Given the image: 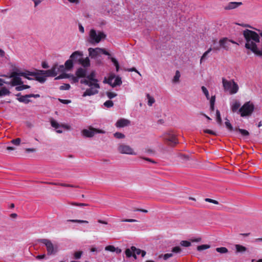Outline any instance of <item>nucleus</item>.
I'll list each match as a JSON object with an SVG mask.
<instances>
[{
  "instance_id": "36",
  "label": "nucleus",
  "mask_w": 262,
  "mask_h": 262,
  "mask_svg": "<svg viewBox=\"0 0 262 262\" xmlns=\"http://www.w3.org/2000/svg\"><path fill=\"white\" fill-rule=\"evenodd\" d=\"M67 78H69L72 83H76V82H78V80H79V78L77 76H74L73 75L70 76L69 74H68Z\"/></svg>"
},
{
  "instance_id": "26",
  "label": "nucleus",
  "mask_w": 262,
  "mask_h": 262,
  "mask_svg": "<svg viewBox=\"0 0 262 262\" xmlns=\"http://www.w3.org/2000/svg\"><path fill=\"white\" fill-rule=\"evenodd\" d=\"M35 74V75L33 76L35 77L36 79L41 83H43L46 80V77L45 76L40 75L39 74H37L36 73H34Z\"/></svg>"
},
{
  "instance_id": "59",
  "label": "nucleus",
  "mask_w": 262,
  "mask_h": 262,
  "mask_svg": "<svg viewBox=\"0 0 262 262\" xmlns=\"http://www.w3.org/2000/svg\"><path fill=\"white\" fill-rule=\"evenodd\" d=\"M127 71L128 72H136L137 73H138L140 76H141V74L140 73L136 70V69L135 68H130V69H128L127 70Z\"/></svg>"
},
{
  "instance_id": "2",
  "label": "nucleus",
  "mask_w": 262,
  "mask_h": 262,
  "mask_svg": "<svg viewBox=\"0 0 262 262\" xmlns=\"http://www.w3.org/2000/svg\"><path fill=\"white\" fill-rule=\"evenodd\" d=\"M35 75V74L34 72H30L28 71H26L25 72H13L10 76V77L12 78L11 81L12 84L14 86H15L23 84V82L22 81L21 79L20 78V76H23L29 80H31L32 79V78H31L30 76H34Z\"/></svg>"
},
{
  "instance_id": "32",
  "label": "nucleus",
  "mask_w": 262,
  "mask_h": 262,
  "mask_svg": "<svg viewBox=\"0 0 262 262\" xmlns=\"http://www.w3.org/2000/svg\"><path fill=\"white\" fill-rule=\"evenodd\" d=\"M108 58H110L112 62L114 63V66L116 67V71L118 72L119 70V64L118 61L114 57H111V56H108Z\"/></svg>"
},
{
  "instance_id": "39",
  "label": "nucleus",
  "mask_w": 262,
  "mask_h": 262,
  "mask_svg": "<svg viewBox=\"0 0 262 262\" xmlns=\"http://www.w3.org/2000/svg\"><path fill=\"white\" fill-rule=\"evenodd\" d=\"M54 66H57V74L60 72H63L66 70L64 65H60L58 66L57 64H55Z\"/></svg>"
},
{
  "instance_id": "24",
  "label": "nucleus",
  "mask_w": 262,
  "mask_h": 262,
  "mask_svg": "<svg viewBox=\"0 0 262 262\" xmlns=\"http://www.w3.org/2000/svg\"><path fill=\"white\" fill-rule=\"evenodd\" d=\"M235 248L236 249V253H244L247 250V248L244 246L236 244L235 245Z\"/></svg>"
},
{
  "instance_id": "13",
  "label": "nucleus",
  "mask_w": 262,
  "mask_h": 262,
  "mask_svg": "<svg viewBox=\"0 0 262 262\" xmlns=\"http://www.w3.org/2000/svg\"><path fill=\"white\" fill-rule=\"evenodd\" d=\"M231 43L237 44L235 41L228 39L227 38H223L219 41L221 48L227 51L231 49Z\"/></svg>"
},
{
  "instance_id": "8",
  "label": "nucleus",
  "mask_w": 262,
  "mask_h": 262,
  "mask_svg": "<svg viewBox=\"0 0 262 262\" xmlns=\"http://www.w3.org/2000/svg\"><path fill=\"white\" fill-rule=\"evenodd\" d=\"M90 88L86 90L83 93L82 96H91L98 93V90L100 89V85L98 83L94 82L91 86H89Z\"/></svg>"
},
{
  "instance_id": "23",
  "label": "nucleus",
  "mask_w": 262,
  "mask_h": 262,
  "mask_svg": "<svg viewBox=\"0 0 262 262\" xmlns=\"http://www.w3.org/2000/svg\"><path fill=\"white\" fill-rule=\"evenodd\" d=\"M86 71L85 69L82 68H79L76 72V75L78 78L84 77L86 75Z\"/></svg>"
},
{
  "instance_id": "1",
  "label": "nucleus",
  "mask_w": 262,
  "mask_h": 262,
  "mask_svg": "<svg viewBox=\"0 0 262 262\" xmlns=\"http://www.w3.org/2000/svg\"><path fill=\"white\" fill-rule=\"evenodd\" d=\"M243 35L246 41L245 47L259 56L261 50L257 46V43L260 42L259 35L253 31L246 29L243 31Z\"/></svg>"
},
{
  "instance_id": "41",
  "label": "nucleus",
  "mask_w": 262,
  "mask_h": 262,
  "mask_svg": "<svg viewBox=\"0 0 262 262\" xmlns=\"http://www.w3.org/2000/svg\"><path fill=\"white\" fill-rule=\"evenodd\" d=\"M226 122H225V125L226 126V127L227 128V129L229 130V131H232L233 130V128L231 125V124L230 123L229 121L226 118Z\"/></svg>"
},
{
  "instance_id": "3",
  "label": "nucleus",
  "mask_w": 262,
  "mask_h": 262,
  "mask_svg": "<svg viewBox=\"0 0 262 262\" xmlns=\"http://www.w3.org/2000/svg\"><path fill=\"white\" fill-rule=\"evenodd\" d=\"M106 35L102 31L92 29L89 32L87 41L91 45H97L102 39H105Z\"/></svg>"
},
{
  "instance_id": "31",
  "label": "nucleus",
  "mask_w": 262,
  "mask_h": 262,
  "mask_svg": "<svg viewBox=\"0 0 262 262\" xmlns=\"http://www.w3.org/2000/svg\"><path fill=\"white\" fill-rule=\"evenodd\" d=\"M146 97L148 99L147 104L149 106H152V105L155 103V100L154 98L151 96L149 94H146Z\"/></svg>"
},
{
  "instance_id": "7",
  "label": "nucleus",
  "mask_w": 262,
  "mask_h": 262,
  "mask_svg": "<svg viewBox=\"0 0 262 262\" xmlns=\"http://www.w3.org/2000/svg\"><path fill=\"white\" fill-rule=\"evenodd\" d=\"M125 255L127 257H133L135 259H137V255L141 254L142 257H144L146 254V252L136 248L134 246L131 247L130 248L126 249L125 251Z\"/></svg>"
},
{
  "instance_id": "15",
  "label": "nucleus",
  "mask_w": 262,
  "mask_h": 262,
  "mask_svg": "<svg viewBox=\"0 0 262 262\" xmlns=\"http://www.w3.org/2000/svg\"><path fill=\"white\" fill-rule=\"evenodd\" d=\"M163 138L164 140L170 142L173 145H176L178 143V141L175 135L171 132L165 134L163 135Z\"/></svg>"
},
{
  "instance_id": "4",
  "label": "nucleus",
  "mask_w": 262,
  "mask_h": 262,
  "mask_svg": "<svg viewBox=\"0 0 262 262\" xmlns=\"http://www.w3.org/2000/svg\"><path fill=\"white\" fill-rule=\"evenodd\" d=\"M222 80L223 89L225 92L229 93L230 95H233L238 92L239 87L234 80H228L225 78H222Z\"/></svg>"
},
{
  "instance_id": "47",
  "label": "nucleus",
  "mask_w": 262,
  "mask_h": 262,
  "mask_svg": "<svg viewBox=\"0 0 262 262\" xmlns=\"http://www.w3.org/2000/svg\"><path fill=\"white\" fill-rule=\"evenodd\" d=\"M114 137L117 139H122L125 137V136L122 133L117 132L114 134Z\"/></svg>"
},
{
  "instance_id": "12",
  "label": "nucleus",
  "mask_w": 262,
  "mask_h": 262,
  "mask_svg": "<svg viewBox=\"0 0 262 262\" xmlns=\"http://www.w3.org/2000/svg\"><path fill=\"white\" fill-rule=\"evenodd\" d=\"M17 97V99L18 101L20 102H23L25 104H28L29 102H30L31 101L30 99H29L30 98L34 97V98H38L40 97V95L39 94H28L24 96H21L20 93H19L16 95Z\"/></svg>"
},
{
  "instance_id": "60",
  "label": "nucleus",
  "mask_w": 262,
  "mask_h": 262,
  "mask_svg": "<svg viewBox=\"0 0 262 262\" xmlns=\"http://www.w3.org/2000/svg\"><path fill=\"white\" fill-rule=\"evenodd\" d=\"M122 222L133 223V222H137V221L135 219H125V220H122Z\"/></svg>"
},
{
  "instance_id": "50",
  "label": "nucleus",
  "mask_w": 262,
  "mask_h": 262,
  "mask_svg": "<svg viewBox=\"0 0 262 262\" xmlns=\"http://www.w3.org/2000/svg\"><path fill=\"white\" fill-rule=\"evenodd\" d=\"M220 48L221 47L220 46V45L219 46L216 41H213V47L212 48V50H214V51H219L220 50Z\"/></svg>"
},
{
  "instance_id": "64",
  "label": "nucleus",
  "mask_w": 262,
  "mask_h": 262,
  "mask_svg": "<svg viewBox=\"0 0 262 262\" xmlns=\"http://www.w3.org/2000/svg\"><path fill=\"white\" fill-rule=\"evenodd\" d=\"M61 128L69 130L70 129V126L67 124H61Z\"/></svg>"
},
{
  "instance_id": "46",
  "label": "nucleus",
  "mask_w": 262,
  "mask_h": 262,
  "mask_svg": "<svg viewBox=\"0 0 262 262\" xmlns=\"http://www.w3.org/2000/svg\"><path fill=\"white\" fill-rule=\"evenodd\" d=\"M71 86L69 84L64 83L60 86L59 89L60 90H69Z\"/></svg>"
},
{
  "instance_id": "49",
  "label": "nucleus",
  "mask_w": 262,
  "mask_h": 262,
  "mask_svg": "<svg viewBox=\"0 0 262 262\" xmlns=\"http://www.w3.org/2000/svg\"><path fill=\"white\" fill-rule=\"evenodd\" d=\"M181 245L184 247H188L191 245L190 242L187 241H182L181 242Z\"/></svg>"
},
{
  "instance_id": "61",
  "label": "nucleus",
  "mask_w": 262,
  "mask_h": 262,
  "mask_svg": "<svg viewBox=\"0 0 262 262\" xmlns=\"http://www.w3.org/2000/svg\"><path fill=\"white\" fill-rule=\"evenodd\" d=\"M78 27H79V31L81 33H83L84 32V27L82 26V25L80 24H79Z\"/></svg>"
},
{
  "instance_id": "10",
  "label": "nucleus",
  "mask_w": 262,
  "mask_h": 262,
  "mask_svg": "<svg viewBox=\"0 0 262 262\" xmlns=\"http://www.w3.org/2000/svg\"><path fill=\"white\" fill-rule=\"evenodd\" d=\"M121 78L119 76H116L114 74L111 75L107 79V83L112 87L119 86L122 84Z\"/></svg>"
},
{
  "instance_id": "51",
  "label": "nucleus",
  "mask_w": 262,
  "mask_h": 262,
  "mask_svg": "<svg viewBox=\"0 0 262 262\" xmlns=\"http://www.w3.org/2000/svg\"><path fill=\"white\" fill-rule=\"evenodd\" d=\"M20 141H21V140L20 138H16L15 139L12 140L11 141V142L16 145H18L20 143Z\"/></svg>"
},
{
  "instance_id": "34",
  "label": "nucleus",
  "mask_w": 262,
  "mask_h": 262,
  "mask_svg": "<svg viewBox=\"0 0 262 262\" xmlns=\"http://www.w3.org/2000/svg\"><path fill=\"white\" fill-rule=\"evenodd\" d=\"M30 88V86L28 85H25V84H20V85H18L16 88V90L18 91H22V90H25V89H29Z\"/></svg>"
},
{
  "instance_id": "57",
  "label": "nucleus",
  "mask_w": 262,
  "mask_h": 262,
  "mask_svg": "<svg viewBox=\"0 0 262 262\" xmlns=\"http://www.w3.org/2000/svg\"><path fill=\"white\" fill-rule=\"evenodd\" d=\"M209 100L210 105H214L215 102V96L214 95L211 96Z\"/></svg>"
},
{
  "instance_id": "9",
  "label": "nucleus",
  "mask_w": 262,
  "mask_h": 262,
  "mask_svg": "<svg viewBox=\"0 0 262 262\" xmlns=\"http://www.w3.org/2000/svg\"><path fill=\"white\" fill-rule=\"evenodd\" d=\"M89 55L92 58H96L99 54H103L108 56H111V54L105 49L99 48H96L95 49L89 48L88 49Z\"/></svg>"
},
{
  "instance_id": "19",
  "label": "nucleus",
  "mask_w": 262,
  "mask_h": 262,
  "mask_svg": "<svg viewBox=\"0 0 262 262\" xmlns=\"http://www.w3.org/2000/svg\"><path fill=\"white\" fill-rule=\"evenodd\" d=\"M57 66H53L51 69L47 70V73L45 75L47 77H55L57 75Z\"/></svg>"
},
{
  "instance_id": "6",
  "label": "nucleus",
  "mask_w": 262,
  "mask_h": 262,
  "mask_svg": "<svg viewBox=\"0 0 262 262\" xmlns=\"http://www.w3.org/2000/svg\"><path fill=\"white\" fill-rule=\"evenodd\" d=\"M39 242L45 245L48 255H55L58 251V246L54 245L50 240L48 239H40Z\"/></svg>"
},
{
  "instance_id": "29",
  "label": "nucleus",
  "mask_w": 262,
  "mask_h": 262,
  "mask_svg": "<svg viewBox=\"0 0 262 262\" xmlns=\"http://www.w3.org/2000/svg\"><path fill=\"white\" fill-rule=\"evenodd\" d=\"M10 94V91L6 87H3L0 90V97L9 95Z\"/></svg>"
},
{
  "instance_id": "43",
  "label": "nucleus",
  "mask_w": 262,
  "mask_h": 262,
  "mask_svg": "<svg viewBox=\"0 0 262 262\" xmlns=\"http://www.w3.org/2000/svg\"><path fill=\"white\" fill-rule=\"evenodd\" d=\"M80 82L88 86H91L92 85V83H93L92 82V81H90L88 79H81Z\"/></svg>"
},
{
  "instance_id": "18",
  "label": "nucleus",
  "mask_w": 262,
  "mask_h": 262,
  "mask_svg": "<svg viewBox=\"0 0 262 262\" xmlns=\"http://www.w3.org/2000/svg\"><path fill=\"white\" fill-rule=\"evenodd\" d=\"M130 124V121L125 119H120L118 120L116 123V126L117 127H123L128 125Z\"/></svg>"
},
{
  "instance_id": "20",
  "label": "nucleus",
  "mask_w": 262,
  "mask_h": 262,
  "mask_svg": "<svg viewBox=\"0 0 262 262\" xmlns=\"http://www.w3.org/2000/svg\"><path fill=\"white\" fill-rule=\"evenodd\" d=\"M51 126L56 129V133L59 134L62 133V130L60 129L61 128V124L58 123L56 121L53 119L51 120Z\"/></svg>"
},
{
  "instance_id": "56",
  "label": "nucleus",
  "mask_w": 262,
  "mask_h": 262,
  "mask_svg": "<svg viewBox=\"0 0 262 262\" xmlns=\"http://www.w3.org/2000/svg\"><path fill=\"white\" fill-rule=\"evenodd\" d=\"M81 255H82V252H81V251L76 252L74 253V257L76 259H79L81 257Z\"/></svg>"
},
{
  "instance_id": "38",
  "label": "nucleus",
  "mask_w": 262,
  "mask_h": 262,
  "mask_svg": "<svg viewBox=\"0 0 262 262\" xmlns=\"http://www.w3.org/2000/svg\"><path fill=\"white\" fill-rule=\"evenodd\" d=\"M235 130L238 131L243 136H248L249 135V132L246 129L238 128L235 129Z\"/></svg>"
},
{
  "instance_id": "28",
  "label": "nucleus",
  "mask_w": 262,
  "mask_h": 262,
  "mask_svg": "<svg viewBox=\"0 0 262 262\" xmlns=\"http://www.w3.org/2000/svg\"><path fill=\"white\" fill-rule=\"evenodd\" d=\"M95 73L94 72H92L89 75L86 76V78L92 82L98 83V81L97 79L95 78Z\"/></svg>"
},
{
  "instance_id": "44",
  "label": "nucleus",
  "mask_w": 262,
  "mask_h": 262,
  "mask_svg": "<svg viewBox=\"0 0 262 262\" xmlns=\"http://www.w3.org/2000/svg\"><path fill=\"white\" fill-rule=\"evenodd\" d=\"M171 251L176 254L180 253L182 251V249L180 247L176 246L172 248Z\"/></svg>"
},
{
  "instance_id": "42",
  "label": "nucleus",
  "mask_w": 262,
  "mask_h": 262,
  "mask_svg": "<svg viewBox=\"0 0 262 262\" xmlns=\"http://www.w3.org/2000/svg\"><path fill=\"white\" fill-rule=\"evenodd\" d=\"M69 222H72V223H85L88 224L89 222L85 220H69L67 221Z\"/></svg>"
},
{
  "instance_id": "22",
  "label": "nucleus",
  "mask_w": 262,
  "mask_h": 262,
  "mask_svg": "<svg viewBox=\"0 0 262 262\" xmlns=\"http://www.w3.org/2000/svg\"><path fill=\"white\" fill-rule=\"evenodd\" d=\"M241 2H230L226 7V9H233L238 7L242 5Z\"/></svg>"
},
{
  "instance_id": "27",
  "label": "nucleus",
  "mask_w": 262,
  "mask_h": 262,
  "mask_svg": "<svg viewBox=\"0 0 262 262\" xmlns=\"http://www.w3.org/2000/svg\"><path fill=\"white\" fill-rule=\"evenodd\" d=\"M64 67L66 70L69 71L73 67V61L72 59H68L64 63Z\"/></svg>"
},
{
  "instance_id": "62",
  "label": "nucleus",
  "mask_w": 262,
  "mask_h": 262,
  "mask_svg": "<svg viewBox=\"0 0 262 262\" xmlns=\"http://www.w3.org/2000/svg\"><path fill=\"white\" fill-rule=\"evenodd\" d=\"M204 132L205 133L214 135H216L215 133L213 131L210 130V129H205L204 130Z\"/></svg>"
},
{
  "instance_id": "48",
  "label": "nucleus",
  "mask_w": 262,
  "mask_h": 262,
  "mask_svg": "<svg viewBox=\"0 0 262 262\" xmlns=\"http://www.w3.org/2000/svg\"><path fill=\"white\" fill-rule=\"evenodd\" d=\"M106 96L109 99H113L117 96V94L113 92H106Z\"/></svg>"
},
{
  "instance_id": "53",
  "label": "nucleus",
  "mask_w": 262,
  "mask_h": 262,
  "mask_svg": "<svg viewBox=\"0 0 262 262\" xmlns=\"http://www.w3.org/2000/svg\"><path fill=\"white\" fill-rule=\"evenodd\" d=\"M56 184L58 185L59 186H62V187H77V186H76L75 185H73L67 184H66V183H58V184Z\"/></svg>"
},
{
  "instance_id": "37",
  "label": "nucleus",
  "mask_w": 262,
  "mask_h": 262,
  "mask_svg": "<svg viewBox=\"0 0 262 262\" xmlns=\"http://www.w3.org/2000/svg\"><path fill=\"white\" fill-rule=\"evenodd\" d=\"M210 247V246L209 245H202L200 246H198L197 247V250L198 251H202L204 250H206L209 249Z\"/></svg>"
},
{
  "instance_id": "30",
  "label": "nucleus",
  "mask_w": 262,
  "mask_h": 262,
  "mask_svg": "<svg viewBox=\"0 0 262 262\" xmlns=\"http://www.w3.org/2000/svg\"><path fill=\"white\" fill-rule=\"evenodd\" d=\"M181 77V74L179 71L177 70L176 72V74L173 77V78L172 79V82L173 83H178L179 82L180 78Z\"/></svg>"
},
{
  "instance_id": "63",
  "label": "nucleus",
  "mask_w": 262,
  "mask_h": 262,
  "mask_svg": "<svg viewBox=\"0 0 262 262\" xmlns=\"http://www.w3.org/2000/svg\"><path fill=\"white\" fill-rule=\"evenodd\" d=\"M34 3V7H36L40 3H41L42 0H32Z\"/></svg>"
},
{
  "instance_id": "40",
  "label": "nucleus",
  "mask_w": 262,
  "mask_h": 262,
  "mask_svg": "<svg viewBox=\"0 0 262 262\" xmlns=\"http://www.w3.org/2000/svg\"><path fill=\"white\" fill-rule=\"evenodd\" d=\"M103 105L107 108H110L113 106L114 103L112 100H107L103 103Z\"/></svg>"
},
{
  "instance_id": "11",
  "label": "nucleus",
  "mask_w": 262,
  "mask_h": 262,
  "mask_svg": "<svg viewBox=\"0 0 262 262\" xmlns=\"http://www.w3.org/2000/svg\"><path fill=\"white\" fill-rule=\"evenodd\" d=\"M118 151L122 154H127L136 155V153L134 152L133 149L129 145L125 144H120L118 147Z\"/></svg>"
},
{
  "instance_id": "54",
  "label": "nucleus",
  "mask_w": 262,
  "mask_h": 262,
  "mask_svg": "<svg viewBox=\"0 0 262 262\" xmlns=\"http://www.w3.org/2000/svg\"><path fill=\"white\" fill-rule=\"evenodd\" d=\"M205 201L206 202H209V203H212L214 204H219V202L217 201L214 200H212V199H209V198H206L205 199Z\"/></svg>"
},
{
  "instance_id": "21",
  "label": "nucleus",
  "mask_w": 262,
  "mask_h": 262,
  "mask_svg": "<svg viewBox=\"0 0 262 262\" xmlns=\"http://www.w3.org/2000/svg\"><path fill=\"white\" fill-rule=\"evenodd\" d=\"M105 250L106 251H111V252H116V253L117 254H119L121 252V249L117 247H115L114 246H112V245H109V246H107L105 247Z\"/></svg>"
},
{
  "instance_id": "35",
  "label": "nucleus",
  "mask_w": 262,
  "mask_h": 262,
  "mask_svg": "<svg viewBox=\"0 0 262 262\" xmlns=\"http://www.w3.org/2000/svg\"><path fill=\"white\" fill-rule=\"evenodd\" d=\"M216 251L222 254L226 253L228 252L227 248L226 247H219L216 249Z\"/></svg>"
},
{
  "instance_id": "16",
  "label": "nucleus",
  "mask_w": 262,
  "mask_h": 262,
  "mask_svg": "<svg viewBox=\"0 0 262 262\" xmlns=\"http://www.w3.org/2000/svg\"><path fill=\"white\" fill-rule=\"evenodd\" d=\"M83 56L82 52L77 51L73 52L70 56V59H72L73 61L75 62H79L81 57Z\"/></svg>"
},
{
  "instance_id": "58",
  "label": "nucleus",
  "mask_w": 262,
  "mask_h": 262,
  "mask_svg": "<svg viewBox=\"0 0 262 262\" xmlns=\"http://www.w3.org/2000/svg\"><path fill=\"white\" fill-rule=\"evenodd\" d=\"M67 77H68V74H61V75L56 77L55 78V79L56 80H58V79H62V78H67Z\"/></svg>"
},
{
  "instance_id": "14",
  "label": "nucleus",
  "mask_w": 262,
  "mask_h": 262,
  "mask_svg": "<svg viewBox=\"0 0 262 262\" xmlns=\"http://www.w3.org/2000/svg\"><path fill=\"white\" fill-rule=\"evenodd\" d=\"M97 133L104 134L105 132L102 130L97 129L93 128L85 129L82 132L83 136L86 137H92Z\"/></svg>"
},
{
  "instance_id": "52",
  "label": "nucleus",
  "mask_w": 262,
  "mask_h": 262,
  "mask_svg": "<svg viewBox=\"0 0 262 262\" xmlns=\"http://www.w3.org/2000/svg\"><path fill=\"white\" fill-rule=\"evenodd\" d=\"M201 90H202L203 94L205 95V96H207V95H208V94H209L208 90L207 89V88L205 86H202L201 87Z\"/></svg>"
},
{
  "instance_id": "17",
  "label": "nucleus",
  "mask_w": 262,
  "mask_h": 262,
  "mask_svg": "<svg viewBox=\"0 0 262 262\" xmlns=\"http://www.w3.org/2000/svg\"><path fill=\"white\" fill-rule=\"evenodd\" d=\"M231 110L232 112H237L241 106L240 102L237 100H233L230 103Z\"/></svg>"
},
{
  "instance_id": "55",
  "label": "nucleus",
  "mask_w": 262,
  "mask_h": 262,
  "mask_svg": "<svg viewBox=\"0 0 262 262\" xmlns=\"http://www.w3.org/2000/svg\"><path fill=\"white\" fill-rule=\"evenodd\" d=\"M172 256H173V254L171 253H166V254H165L163 255V259L164 260H167L169 258L171 257Z\"/></svg>"
},
{
  "instance_id": "45",
  "label": "nucleus",
  "mask_w": 262,
  "mask_h": 262,
  "mask_svg": "<svg viewBox=\"0 0 262 262\" xmlns=\"http://www.w3.org/2000/svg\"><path fill=\"white\" fill-rule=\"evenodd\" d=\"M216 121L218 123L221 124L222 123V118L221 116V114L220 111L217 110L216 111Z\"/></svg>"
},
{
  "instance_id": "33",
  "label": "nucleus",
  "mask_w": 262,
  "mask_h": 262,
  "mask_svg": "<svg viewBox=\"0 0 262 262\" xmlns=\"http://www.w3.org/2000/svg\"><path fill=\"white\" fill-rule=\"evenodd\" d=\"M212 50V47H210L207 51H206L203 54L201 58L200 59V63H201L202 61L205 59L208 54Z\"/></svg>"
},
{
  "instance_id": "25",
  "label": "nucleus",
  "mask_w": 262,
  "mask_h": 262,
  "mask_svg": "<svg viewBox=\"0 0 262 262\" xmlns=\"http://www.w3.org/2000/svg\"><path fill=\"white\" fill-rule=\"evenodd\" d=\"M79 63L81 64L84 67H88L90 64L89 58L88 57L82 58V57Z\"/></svg>"
},
{
  "instance_id": "5",
  "label": "nucleus",
  "mask_w": 262,
  "mask_h": 262,
  "mask_svg": "<svg viewBox=\"0 0 262 262\" xmlns=\"http://www.w3.org/2000/svg\"><path fill=\"white\" fill-rule=\"evenodd\" d=\"M254 109V105L249 101L247 102L239 108L238 113L242 117L249 116L252 114Z\"/></svg>"
}]
</instances>
